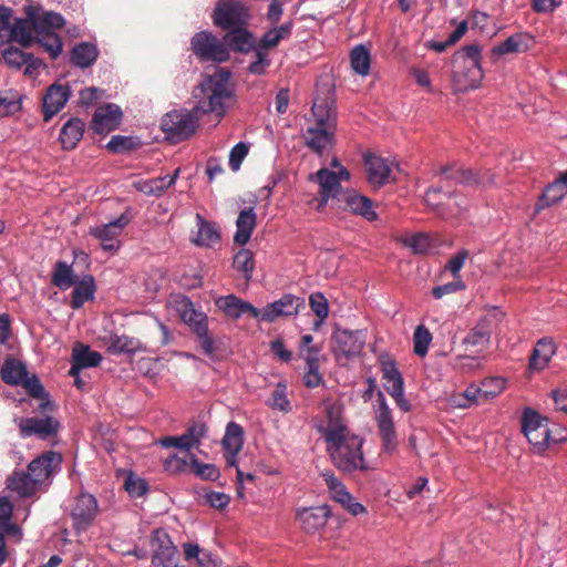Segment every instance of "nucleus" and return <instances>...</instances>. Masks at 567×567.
<instances>
[{
	"mask_svg": "<svg viewBox=\"0 0 567 567\" xmlns=\"http://www.w3.org/2000/svg\"><path fill=\"white\" fill-rule=\"evenodd\" d=\"M229 78L230 73L226 70H218L209 75L194 90L197 104L193 110H176L167 113L162 120V130L172 140L184 141L195 133L198 121L204 114L215 113L223 117L227 103L233 99Z\"/></svg>",
	"mask_w": 567,
	"mask_h": 567,
	"instance_id": "1",
	"label": "nucleus"
},
{
	"mask_svg": "<svg viewBox=\"0 0 567 567\" xmlns=\"http://www.w3.org/2000/svg\"><path fill=\"white\" fill-rule=\"evenodd\" d=\"M320 432L327 442V452L339 471L351 474L369 470L362 451L363 439L350 434L348 427L340 423L320 427Z\"/></svg>",
	"mask_w": 567,
	"mask_h": 567,
	"instance_id": "2",
	"label": "nucleus"
},
{
	"mask_svg": "<svg viewBox=\"0 0 567 567\" xmlns=\"http://www.w3.org/2000/svg\"><path fill=\"white\" fill-rule=\"evenodd\" d=\"M481 47L476 43L463 47L452 56L453 86L456 92L475 90L483 80Z\"/></svg>",
	"mask_w": 567,
	"mask_h": 567,
	"instance_id": "3",
	"label": "nucleus"
},
{
	"mask_svg": "<svg viewBox=\"0 0 567 567\" xmlns=\"http://www.w3.org/2000/svg\"><path fill=\"white\" fill-rule=\"evenodd\" d=\"M426 206L443 219L458 217L467 205L461 194L444 189L443 185L431 186L424 195Z\"/></svg>",
	"mask_w": 567,
	"mask_h": 567,
	"instance_id": "4",
	"label": "nucleus"
},
{
	"mask_svg": "<svg viewBox=\"0 0 567 567\" xmlns=\"http://www.w3.org/2000/svg\"><path fill=\"white\" fill-rule=\"evenodd\" d=\"M178 311L183 322H185L196 334L203 352L213 355L215 352V343L213 337L208 332V318L203 311L195 308L193 301L188 297H183L178 302Z\"/></svg>",
	"mask_w": 567,
	"mask_h": 567,
	"instance_id": "5",
	"label": "nucleus"
},
{
	"mask_svg": "<svg viewBox=\"0 0 567 567\" xmlns=\"http://www.w3.org/2000/svg\"><path fill=\"white\" fill-rule=\"evenodd\" d=\"M190 50L202 62L223 63L229 59L226 43L209 31L196 32L190 39Z\"/></svg>",
	"mask_w": 567,
	"mask_h": 567,
	"instance_id": "6",
	"label": "nucleus"
},
{
	"mask_svg": "<svg viewBox=\"0 0 567 567\" xmlns=\"http://www.w3.org/2000/svg\"><path fill=\"white\" fill-rule=\"evenodd\" d=\"M11 18L12 10L0 6V42L9 40L18 42L22 48L31 47L34 32L32 19L27 16V19H16L12 24Z\"/></svg>",
	"mask_w": 567,
	"mask_h": 567,
	"instance_id": "7",
	"label": "nucleus"
},
{
	"mask_svg": "<svg viewBox=\"0 0 567 567\" xmlns=\"http://www.w3.org/2000/svg\"><path fill=\"white\" fill-rule=\"evenodd\" d=\"M522 432L533 446L534 452H544L549 444L550 430L548 421L532 408H526L522 415Z\"/></svg>",
	"mask_w": 567,
	"mask_h": 567,
	"instance_id": "8",
	"label": "nucleus"
},
{
	"mask_svg": "<svg viewBox=\"0 0 567 567\" xmlns=\"http://www.w3.org/2000/svg\"><path fill=\"white\" fill-rule=\"evenodd\" d=\"M212 18L215 25L229 31L245 27L250 16L248 9L241 2L229 0L218 3Z\"/></svg>",
	"mask_w": 567,
	"mask_h": 567,
	"instance_id": "9",
	"label": "nucleus"
},
{
	"mask_svg": "<svg viewBox=\"0 0 567 567\" xmlns=\"http://www.w3.org/2000/svg\"><path fill=\"white\" fill-rule=\"evenodd\" d=\"M379 435L384 452L392 454L398 446V436L392 419V411L381 391L378 392V410L375 412Z\"/></svg>",
	"mask_w": 567,
	"mask_h": 567,
	"instance_id": "10",
	"label": "nucleus"
},
{
	"mask_svg": "<svg viewBox=\"0 0 567 567\" xmlns=\"http://www.w3.org/2000/svg\"><path fill=\"white\" fill-rule=\"evenodd\" d=\"M305 307L303 298L286 293L280 299L268 303L262 310H259L258 319L265 322H274L279 317L296 316Z\"/></svg>",
	"mask_w": 567,
	"mask_h": 567,
	"instance_id": "11",
	"label": "nucleus"
},
{
	"mask_svg": "<svg viewBox=\"0 0 567 567\" xmlns=\"http://www.w3.org/2000/svg\"><path fill=\"white\" fill-rule=\"evenodd\" d=\"M152 547L154 549L152 557L154 567H175L178 564V550L163 529L154 530Z\"/></svg>",
	"mask_w": 567,
	"mask_h": 567,
	"instance_id": "12",
	"label": "nucleus"
},
{
	"mask_svg": "<svg viewBox=\"0 0 567 567\" xmlns=\"http://www.w3.org/2000/svg\"><path fill=\"white\" fill-rule=\"evenodd\" d=\"M308 179L319 185L320 198L318 200V209H322L330 198L339 200L341 194L344 193L341 184L337 181L336 172L326 167L320 168L316 173H311Z\"/></svg>",
	"mask_w": 567,
	"mask_h": 567,
	"instance_id": "13",
	"label": "nucleus"
},
{
	"mask_svg": "<svg viewBox=\"0 0 567 567\" xmlns=\"http://www.w3.org/2000/svg\"><path fill=\"white\" fill-rule=\"evenodd\" d=\"M128 223V217L122 214L115 220L91 228L90 235L101 241L102 248L105 251L115 252L120 248V240L117 238Z\"/></svg>",
	"mask_w": 567,
	"mask_h": 567,
	"instance_id": "14",
	"label": "nucleus"
},
{
	"mask_svg": "<svg viewBox=\"0 0 567 567\" xmlns=\"http://www.w3.org/2000/svg\"><path fill=\"white\" fill-rule=\"evenodd\" d=\"M433 176L440 178L439 185H442V183H454L472 186L485 182L484 176L474 173L472 169L464 168L456 163L434 167Z\"/></svg>",
	"mask_w": 567,
	"mask_h": 567,
	"instance_id": "15",
	"label": "nucleus"
},
{
	"mask_svg": "<svg viewBox=\"0 0 567 567\" xmlns=\"http://www.w3.org/2000/svg\"><path fill=\"white\" fill-rule=\"evenodd\" d=\"M60 422L53 416L22 417L19 421L20 436L22 439L37 435L41 440L53 437L58 434Z\"/></svg>",
	"mask_w": 567,
	"mask_h": 567,
	"instance_id": "16",
	"label": "nucleus"
},
{
	"mask_svg": "<svg viewBox=\"0 0 567 567\" xmlns=\"http://www.w3.org/2000/svg\"><path fill=\"white\" fill-rule=\"evenodd\" d=\"M322 477L328 486L329 493L333 501L338 502L352 515H359L365 512L360 503L355 502L351 494L347 491L346 485L330 471L322 473Z\"/></svg>",
	"mask_w": 567,
	"mask_h": 567,
	"instance_id": "17",
	"label": "nucleus"
},
{
	"mask_svg": "<svg viewBox=\"0 0 567 567\" xmlns=\"http://www.w3.org/2000/svg\"><path fill=\"white\" fill-rule=\"evenodd\" d=\"M334 352L346 359L359 355L364 347V336L360 331L338 330L333 333Z\"/></svg>",
	"mask_w": 567,
	"mask_h": 567,
	"instance_id": "18",
	"label": "nucleus"
},
{
	"mask_svg": "<svg viewBox=\"0 0 567 567\" xmlns=\"http://www.w3.org/2000/svg\"><path fill=\"white\" fill-rule=\"evenodd\" d=\"M338 202L343 205V209L350 210L352 214L359 215L368 221H373L378 218V214L373 209V202L354 189H346Z\"/></svg>",
	"mask_w": 567,
	"mask_h": 567,
	"instance_id": "19",
	"label": "nucleus"
},
{
	"mask_svg": "<svg viewBox=\"0 0 567 567\" xmlns=\"http://www.w3.org/2000/svg\"><path fill=\"white\" fill-rule=\"evenodd\" d=\"M62 456L60 453L47 451L28 465V471L39 485H41L49 480L53 473L60 470Z\"/></svg>",
	"mask_w": 567,
	"mask_h": 567,
	"instance_id": "20",
	"label": "nucleus"
},
{
	"mask_svg": "<svg viewBox=\"0 0 567 567\" xmlns=\"http://www.w3.org/2000/svg\"><path fill=\"white\" fill-rule=\"evenodd\" d=\"M71 90L69 84L53 83L43 96L42 112L45 122L56 115L70 99Z\"/></svg>",
	"mask_w": 567,
	"mask_h": 567,
	"instance_id": "21",
	"label": "nucleus"
},
{
	"mask_svg": "<svg viewBox=\"0 0 567 567\" xmlns=\"http://www.w3.org/2000/svg\"><path fill=\"white\" fill-rule=\"evenodd\" d=\"M121 118V109L115 104H106L95 111L91 122V128L96 134H107L118 127Z\"/></svg>",
	"mask_w": 567,
	"mask_h": 567,
	"instance_id": "22",
	"label": "nucleus"
},
{
	"mask_svg": "<svg viewBox=\"0 0 567 567\" xmlns=\"http://www.w3.org/2000/svg\"><path fill=\"white\" fill-rule=\"evenodd\" d=\"M535 45L534 37L528 32H517L499 42L492 50V56L499 58L507 54H519L529 51Z\"/></svg>",
	"mask_w": 567,
	"mask_h": 567,
	"instance_id": "23",
	"label": "nucleus"
},
{
	"mask_svg": "<svg viewBox=\"0 0 567 567\" xmlns=\"http://www.w3.org/2000/svg\"><path fill=\"white\" fill-rule=\"evenodd\" d=\"M102 359V354L91 350L87 344L76 342L72 349L69 374L71 377H78L81 370L97 367Z\"/></svg>",
	"mask_w": 567,
	"mask_h": 567,
	"instance_id": "24",
	"label": "nucleus"
},
{
	"mask_svg": "<svg viewBox=\"0 0 567 567\" xmlns=\"http://www.w3.org/2000/svg\"><path fill=\"white\" fill-rule=\"evenodd\" d=\"M97 513V502L91 494H81L72 508L71 516L76 529H86Z\"/></svg>",
	"mask_w": 567,
	"mask_h": 567,
	"instance_id": "25",
	"label": "nucleus"
},
{
	"mask_svg": "<svg viewBox=\"0 0 567 567\" xmlns=\"http://www.w3.org/2000/svg\"><path fill=\"white\" fill-rule=\"evenodd\" d=\"M364 166L367 179L373 187H381L390 182L391 167L383 157L367 153L364 155Z\"/></svg>",
	"mask_w": 567,
	"mask_h": 567,
	"instance_id": "26",
	"label": "nucleus"
},
{
	"mask_svg": "<svg viewBox=\"0 0 567 567\" xmlns=\"http://www.w3.org/2000/svg\"><path fill=\"white\" fill-rule=\"evenodd\" d=\"M225 450V460L228 466H235L237 454L243 449L244 429L238 423L231 421L226 426V432L221 441Z\"/></svg>",
	"mask_w": 567,
	"mask_h": 567,
	"instance_id": "27",
	"label": "nucleus"
},
{
	"mask_svg": "<svg viewBox=\"0 0 567 567\" xmlns=\"http://www.w3.org/2000/svg\"><path fill=\"white\" fill-rule=\"evenodd\" d=\"M567 194V171L547 185L535 204V214L557 205Z\"/></svg>",
	"mask_w": 567,
	"mask_h": 567,
	"instance_id": "28",
	"label": "nucleus"
},
{
	"mask_svg": "<svg viewBox=\"0 0 567 567\" xmlns=\"http://www.w3.org/2000/svg\"><path fill=\"white\" fill-rule=\"evenodd\" d=\"M329 516L328 506H317L299 511L297 519L307 534H315L326 526Z\"/></svg>",
	"mask_w": 567,
	"mask_h": 567,
	"instance_id": "29",
	"label": "nucleus"
},
{
	"mask_svg": "<svg viewBox=\"0 0 567 567\" xmlns=\"http://www.w3.org/2000/svg\"><path fill=\"white\" fill-rule=\"evenodd\" d=\"M336 128L311 125L309 126L302 137L308 148L321 155L322 152L333 145Z\"/></svg>",
	"mask_w": 567,
	"mask_h": 567,
	"instance_id": "30",
	"label": "nucleus"
},
{
	"mask_svg": "<svg viewBox=\"0 0 567 567\" xmlns=\"http://www.w3.org/2000/svg\"><path fill=\"white\" fill-rule=\"evenodd\" d=\"M216 305L228 318L231 319H238L245 313H249L255 319H258L259 317V309L234 295L220 297L216 301Z\"/></svg>",
	"mask_w": 567,
	"mask_h": 567,
	"instance_id": "31",
	"label": "nucleus"
},
{
	"mask_svg": "<svg viewBox=\"0 0 567 567\" xmlns=\"http://www.w3.org/2000/svg\"><path fill=\"white\" fill-rule=\"evenodd\" d=\"M206 427L203 424H194L189 426L186 432L179 436H166L161 440L164 447H177L181 450L189 451L192 447L199 444L200 437L205 435Z\"/></svg>",
	"mask_w": 567,
	"mask_h": 567,
	"instance_id": "32",
	"label": "nucleus"
},
{
	"mask_svg": "<svg viewBox=\"0 0 567 567\" xmlns=\"http://www.w3.org/2000/svg\"><path fill=\"white\" fill-rule=\"evenodd\" d=\"M104 346L106 347V351L110 354H134L136 352L145 350L142 342L133 337H128L125 334H110L103 338Z\"/></svg>",
	"mask_w": 567,
	"mask_h": 567,
	"instance_id": "33",
	"label": "nucleus"
},
{
	"mask_svg": "<svg viewBox=\"0 0 567 567\" xmlns=\"http://www.w3.org/2000/svg\"><path fill=\"white\" fill-rule=\"evenodd\" d=\"M556 351L557 346L553 338L545 337L539 339L536 342L529 357V369L538 371L544 370L548 365Z\"/></svg>",
	"mask_w": 567,
	"mask_h": 567,
	"instance_id": "34",
	"label": "nucleus"
},
{
	"mask_svg": "<svg viewBox=\"0 0 567 567\" xmlns=\"http://www.w3.org/2000/svg\"><path fill=\"white\" fill-rule=\"evenodd\" d=\"M39 10L38 7L33 6L25 9V14L33 21L34 31H52L63 28L65 21L60 13L48 11L39 14Z\"/></svg>",
	"mask_w": 567,
	"mask_h": 567,
	"instance_id": "35",
	"label": "nucleus"
},
{
	"mask_svg": "<svg viewBox=\"0 0 567 567\" xmlns=\"http://www.w3.org/2000/svg\"><path fill=\"white\" fill-rule=\"evenodd\" d=\"M491 337L489 322L484 320L467 333L462 343L466 350L473 349V352L482 353L488 349Z\"/></svg>",
	"mask_w": 567,
	"mask_h": 567,
	"instance_id": "36",
	"label": "nucleus"
},
{
	"mask_svg": "<svg viewBox=\"0 0 567 567\" xmlns=\"http://www.w3.org/2000/svg\"><path fill=\"white\" fill-rule=\"evenodd\" d=\"M317 126L337 127V111L334 102L329 97L317 99L311 109Z\"/></svg>",
	"mask_w": 567,
	"mask_h": 567,
	"instance_id": "37",
	"label": "nucleus"
},
{
	"mask_svg": "<svg viewBox=\"0 0 567 567\" xmlns=\"http://www.w3.org/2000/svg\"><path fill=\"white\" fill-rule=\"evenodd\" d=\"M74 289L71 293L70 306L72 309H80L83 305L94 299L96 291L95 280L93 276H84L81 280H78Z\"/></svg>",
	"mask_w": 567,
	"mask_h": 567,
	"instance_id": "38",
	"label": "nucleus"
},
{
	"mask_svg": "<svg viewBox=\"0 0 567 567\" xmlns=\"http://www.w3.org/2000/svg\"><path fill=\"white\" fill-rule=\"evenodd\" d=\"M223 42L226 43L227 49L229 47L236 52H249L255 48V39L245 27L229 30Z\"/></svg>",
	"mask_w": 567,
	"mask_h": 567,
	"instance_id": "39",
	"label": "nucleus"
},
{
	"mask_svg": "<svg viewBox=\"0 0 567 567\" xmlns=\"http://www.w3.org/2000/svg\"><path fill=\"white\" fill-rule=\"evenodd\" d=\"M7 487L18 493L20 497H30L37 492L39 483L29 472H13L7 480Z\"/></svg>",
	"mask_w": 567,
	"mask_h": 567,
	"instance_id": "40",
	"label": "nucleus"
},
{
	"mask_svg": "<svg viewBox=\"0 0 567 567\" xmlns=\"http://www.w3.org/2000/svg\"><path fill=\"white\" fill-rule=\"evenodd\" d=\"M236 234L234 240L236 244L245 245L251 237L256 227V213L252 207L243 209L236 220Z\"/></svg>",
	"mask_w": 567,
	"mask_h": 567,
	"instance_id": "41",
	"label": "nucleus"
},
{
	"mask_svg": "<svg viewBox=\"0 0 567 567\" xmlns=\"http://www.w3.org/2000/svg\"><path fill=\"white\" fill-rule=\"evenodd\" d=\"M85 124L79 117L70 118L61 128L60 142L64 150H73L81 141Z\"/></svg>",
	"mask_w": 567,
	"mask_h": 567,
	"instance_id": "42",
	"label": "nucleus"
},
{
	"mask_svg": "<svg viewBox=\"0 0 567 567\" xmlns=\"http://www.w3.org/2000/svg\"><path fill=\"white\" fill-rule=\"evenodd\" d=\"M28 373L27 365L13 357H8L4 360L0 371L2 381L9 385H19L28 377Z\"/></svg>",
	"mask_w": 567,
	"mask_h": 567,
	"instance_id": "43",
	"label": "nucleus"
},
{
	"mask_svg": "<svg viewBox=\"0 0 567 567\" xmlns=\"http://www.w3.org/2000/svg\"><path fill=\"white\" fill-rule=\"evenodd\" d=\"M382 378L385 381L384 388L390 395L400 394L404 391L402 374L393 360L381 361Z\"/></svg>",
	"mask_w": 567,
	"mask_h": 567,
	"instance_id": "44",
	"label": "nucleus"
},
{
	"mask_svg": "<svg viewBox=\"0 0 567 567\" xmlns=\"http://www.w3.org/2000/svg\"><path fill=\"white\" fill-rule=\"evenodd\" d=\"M97 56V47L90 42H81L71 51V62L81 69H86L93 65Z\"/></svg>",
	"mask_w": 567,
	"mask_h": 567,
	"instance_id": "45",
	"label": "nucleus"
},
{
	"mask_svg": "<svg viewBox=\"0 0 567 567\" xmlns=\"http://www.w3.org/2000/svg\"><path fill=\"white\" fill-rule=\"evenodd\" d=\"M78 281V276L74 274L71 265L65 261L58 260L54 265L51 282L61 290H66Z\"/></svg>",
	"mask_w": 567,
	"mask_h": 567,
	"instance_id": "46",
	"label": "nucleus"
},
{
	"mask_svg": "<svg viewBox=\"0 0 567 567\" xmlns=\"http://www.w3.org/2000/svg\"><path fill=\"white\" fill-rule=\"evenodd\" d=\"M198 233L194 243L198 246L212 247L220 239L218 229L214 223L206 221L202 215H196Z\"/></svg>",
	"mask_w": 567,
	"mask_h": 567,
	"instance_id": "47",
	"label": "nucleus"
},
{
	"mask_svg": "<svg viewBox=\"0 0 567 567\" xmlns=\"http://www.w3.org/2000/svg\"><path fill=\"white\" fill-rule=\"evenodd\" d=\"M19 385H22L30 396L34 399H44L39 406L41 411L53 410V403L49 400V395L44 392V388L35 374L30 375L28 373V377H25L23 382Z\"/></svg>",
	"mask_w": 567,
	"mask_h": 567,
	"instance_id": "48",
	"label": "nucleus"
},
{
	"mask_svg": "<svg viewBox=\"0 0 567 567\" xmlns=\"http://www.w3.org/2000/svg\"><path fill=\"white\" fill-rule=\"evenodd\" d=\"M291 22L268 30L260 39L258 48L267 52L268 49L277 47L281 40L287 39L291 34Z\"/></svg>",
	"mask_w": 567,
	"mask_h": 567,
	"instance_id": "49",
	"label": "nucleus"
},
{
	"mask_svg": "<svg viewBox=\"0 0 567 567\" xmlns=\"http://www.w3.org/2000/svg\"><path fill=\"white\" fill-rule=\"evenodd\" d=\"M35 41L49 53L51 59H56L62 51V40L53 31H34Z\"/></svg>",
	"mask_w": 567,
	"mask_h": 567,
	"instance_id": "50",
	"label": "nucleus"
},
{
	"mask_svg": "<svg viewBox=\"0 0 567 567\" xmlns=\"http://www.w3.org/2000/svg\"><path fill=\"white\" fill-rule=\"evenodd\" d=\"M350 62L353 71L360 75H367L370 71V53L363 45H357L350 53Z\"/></svg>",
	"mask_w": 567,
	"mask_h": 567,
	"instance_id": "51",
	"label": "nucleus"
},
{
	"mask_svg": "<svg viewBox=\"0 0 567 567\" xmlns=\"http://www.w3.org/2000/svg\"><path fill=\"white\" fill-rule=\"evenodd\" d=\"M134 187L146 196L161 197L167 189L163 176L134 183Z\"/></svg>",
	"mask_w": 567,
	"mask_h": 567,
	"instance_id": "52",
	"label": "nucleus"
},
{
	"mask_svg": "<svg viewBox=\"0 0 567 567\" xmlns=\"http://www.w3.org/2000/svg\"><path fill=\"white\" fill-rule=\"evenodd\" d=\"M233 266L247 281L250 280L254 272L252 252L249 249H240L234 257Z\"/></svg>",
	"mask_w": 567,
	"mask_h": 567,
	"instance_id": "53",
	"label": "nucleus"
},
{
	"mask_svg": "<svg viewBox=\"0 0 567 567\" xmlns=\"http://www.w3.org/2000/svg\"><path fill=\"white\" fill-rule=\"evenodd\" d=\"M22 109L21 96L11 91L0 93V117L18 113Z\"/></svg>",
	"mask_w": 567,
	"mask_h": 567,
	"instance_id": "54",
	"label": "nucleus"
},
{
	"mask_svg": "<svg viewBox=\"0 0 567 567\" xmlns=\"http://www.w3.org/2000/svg\"><path fill=\"white\" fill-rule=\"evenodd\" d=\"M432 341V334L423 324L415 328L413 333V351L419 357L427 353L429 346Z\"/></svg>",
	"mask_w": 567,
	"mask_h": 567,
	"instance_id": "55",
	"label": "nucleus"
},
{
	"mask_svg": "<svg viewBox=\"0 0 567 567\" xmlns=\"http://www.w3.org/2000/svg\"><path fill=\"white\" fill-rule=\"evenodd\" d=\"M268 405L271 409L279 410L288 413L291 410L290 401L287 398V385L279 382L272 392L271 398L268 401Z\"/></svg>",
	"mask_w": 567,
	"mask_h": 567,
	"instance_id": "56",
	"label": "nucleus"
},
{
	"mask_svg": "<svg viewBox=\"0 0 567 567\" xmlns=\"http://www.w3.org/2000/svg\"><path fill=\"white\" fill-rule=\"evenodd\" d=\"M190 471L206 481H216L220 473L214 464L200 463L194 455L189 463Z\"/></svg>",
	"mask_w": 567,
	"mask_h": 567,
	"instance_id": "57",
	"label": "nucleus"
},
{
	"mask_svg": "<svg viewBox=\"0 0 567 567\" xmlns=\"http://www.w3.org/2000/svg\"><path fill=\"white\" fill-rule=\"evenodd\" d=\"M506 381L499 377L486 378L482 381L483 398L485 401L496 398L505 390Z\"/></svg>",
	"mask_w": 567,
	"mask_h": 567,
	"instance_id": "58",
	"label": "nucleus"
},
{
	"mask_svg": "<svg viewBox=\"0 0 567 567\" xmlns=\"http://www.w3.org/2000/svg\"><path fill=\"white\" fill-rule=\"evenodd\" d=\"M309 305L312 312L319 319V322H322L329 315V305L328 300L321 292H313L309 297Z\"/></svg>",
	"mask_w": 567,
	"mask_h": 567,
	"instance_id": "59",
	"label": "nucleus"
},
{
	"mask_svg": "<svg viewBox=\"0 0 567 567\" xmlns=\"http://www.w3.org/2000/svg\"><path fill=\"white\" fill-rule=\"evenodd\" d=\"M2 58L8 65L20 69L28 62L29 53L18 48L10 47L3 51Z\"/></svg>",
	"mask_w": 567,
	"mask_h": 567,
	"instance_id": "60",
	"label": "nucleus"
},
{
	"mask_svg": "<svg viewBox=\"0 0 567 567\" xmlns=\"http://www.w3.org/2000/svg\"><path fill=\"white\" fill-rule=\"evenodd\" d=\"M126 492L132 497H141L147 492V483L133 474H130L124 483Z\"/></svg>",
	"mask_w": 567,
	"mask_h": 567,
	"instance_id": "61",
	"label": "nucleus"
},
{
	"mask_svg": "<svg viewBox=\"0 0 567 567\" xmlns=\"http://www.w3.org/2000/svg\"><path fill=\"white\" fill-rule=\"evenodd\" d=\"M249 147L246 143L239 142L237 143L229 153V167L231 171L236 172L239 169L244 158L247 156Z\"/></svg>",
	"mask_w": 567,
	"mask_h": 567,
	"instance_id": "62",
	"label": "nucleus"
},
{
	"mask_svg": "<svg viewBox=\"0 0 567 567\" xmlns=\"http://www.w3.org/2000/svg\"><path fill=\"white\" fill-rule=\"evenodd\" d=\"M134 147V142L132 137L114 135L106 144V148L114 154L123 153L130 151Z\"/></svg>",
	"mask_w": 567,
	"mask_h": 567,
	"instance_id": "63",
	"label": "nucleus"
},
{
	"mask_svg": "<svg viewBox=\"0 0 567 567\" xmlns=\"http://www.w3.org/2000/svg\"><path fill=\"white\" fill-rule=\"evenodd\" d=\"M269 65L270 60L268 59V53L257 48L255 50V61L251 62L248 66L249 72L252 74L261 75L266 72Z\"/></svg>",
	"mask_w": 567,
	"mask_h": 567,
	"instance_id": "64",
	"label": "nucleus"
}]
</instances>
